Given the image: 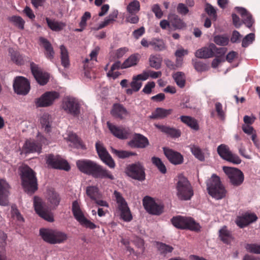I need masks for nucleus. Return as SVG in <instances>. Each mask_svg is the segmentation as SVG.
I'll return each mask as SVG.
<instances>
[{"instance_id":"nucleus-1","label":"nucleus","mask_w":260,"mask_h":260,"mask_svg":"<svg viewBox=\"0 0 260 260\" xmlns=\"http://www.w3.org/2000/svg\"><path fill=\"white\" fill-rule=\"evenodd\" d=\"M76 166L82 173L90 175L94 178L115 179L111 171L96 162L87 159H82L76 161Z\"/></svg>"},{"instance_id":"nucleus-2","label":"nucleus","mask_w":260,"mask_h":260,"mask_svg":"<svg viewBox=\"0 0 260 260\" xmlns=\"http://www.w3.org/2000/svg\"><path fill=\"white\" fill-rule=\"evenodd\" d=\"M19 171L25 191L32 194L38 189L37 179L35 172L26 165L20 167Z\"/></svg>"},{"instance_id":"nucleus-3","label":"nucleus","mask_w":260,"mask_h":260,"mask_svg":"<svg viewBox=\"0 0 260 260\" xmlns=\"http://www.w3.org/2000/svg\"><path fill=\"white\" fill-rule=\"evenodd\" d=\"M207 189L208 193L216 200H220L226 196V190L222 184L220 178L215 174L207 182Z\"/></svg>"},{"instance_id":"nucleus-4","label":"nucleus","mask_w":260,"mask_h":260,"mask_svg":"<svg viewBox=\"0 0 260 260\" xmlns=\"http://www.w3.org/2000/svg\"><path fill=\"white\" fill-rule=\"evenodd\" d=\"M176 188V195L180 200H190L193 196V190L190 183L186 177L182 175L178 176Z\"/></svg>"},{"instance_id":"nucleus-5","label":"nucleus","mask_w":260,"mask_h":260,"mask_svg":"<svg viewBox=\"0 0 260 260\" xmlns=\"http://www.w3.org/2000/svg\"><path fill=\"white\" fill-rule=\"evenodd\" d=\"M114 196L117 205V210L120 218L125 222H129L133 219V216L129 208L121 193L116 190L114 192Z\"/></svg>"},{"instance_id":"nucleus-6","label":"nucleus","mask_w":260,"mask_h":260,"mask_svg":"<svg viewBox=\"0 0 260 260\" xmlns=\"http://www.w3.org/2000/svg\"><path fill=\"white\" fill-rule=\"evenodd\" d=\"M172 224L177 229H188L193 231H199L201 226L191 217L183 216L173 217L171 219Z\"/></svg>"},{"instance_id":"nucleus-7","label":"nucleus","mask_w":260,"mask_h":260,"mask_svg":"<svg viewBox=\"0 0 260 260\" xmlns=\"http://www.w3.org/2000/svg\"><path fill=\"white\" fill-rule=\"evenodd\" d=\"M72 211L75 218L81 225L91 230L96 228V225L94 223L85 217L77 201H74L73 202Z\"/></svg>"},{"instance_id":"nucleus-8","label":"nucleus","mask_w":260,"mask_h":260,"mask_svg":"<svg viewBox=\"0 0 260 260\" xmlns=\"http://www.w3.org/2000/svg\"><path fill=\"white\" fill-rule=\"evenodd\" d=\"M222 170L233 186H239L243 182L244 176L240 170L226 166H223Z\"/></svg>"},{"instance_id":"nucleus-9","label":"nucleus","mask_w":260,"mask_h":260,"mask_svg":"<svg viewBox=\"0 0 260 260\" xmlns=\"http://www.w3.org/2000/svg\"><path fill=\"white\" fill-rule=\"evenodd\" d=\"M62 108L67 113L77 116L80 113V106L77 99L67 96L62 100Z\"/></svg>"},{"instance_id":"nucleus-10","label":"nucleus","mask_w":260,"mask_h":260,"mask_svg":"<svg viewBox=\"0 0 260 260\" xmlns=\"http://www.w3.org/2000/svg\"><path fill=\"white\" fill-rule=\"evenodd\" d=\"M59 97V93L56 91H47L35 101L37 108L47 107L53 104L55 100Z\"/></svg>"},{"instance_id":"nucleus-11","label":"nucleus","mask_w":260,"mask_h":260,"mask_svg":"<svg viewBox=\"0 0 260 260\" xmlns=\"http://www.w3.org/2000/svg\"><path fill=\"white\" fill-rule=\"evenodd\" d=\"M95 149L100 159L111 169L115 167V163L103 143L98 141L95 143Z\"/></svg>"},{"instance_id":"nucleus-12","label":"nucleus","mask_w":260,"mask_h":260,"mask_svg":"<svg viewBox=\"0 0 260 260\" xmlns=\"http://www.w3.org/2000/svg\"><path fill=\"white\" fill-rule=\"evenodd\" d=\"M127 175L132 178L142 181L145 179V169L140 162L129 165L126 169Z\"/></svg>"},{"instance_id":"nucleus-13","label":"nucleus","mask_w":260,"mask_h":260,"mask_svg":"<svg viewBox=\"0 0 260 260\" xmlns=\"http://www.w3.org/2000/svg\"><path fill=\"white\" fill-rule=\"evenodd\" d=\"M46 163L50 167L65 171H69L70 169V166L67 161L63 159L58 155H54L52 154H49L46 155Z\"/></svg>"},{"instance_id":"nucleus-14","label":"nucleus","mask_w":260,"mask_h":260,"mask_svg":"<svg viewBox=\"0 0 260 260\" xmlns=\"http://www.w3.org/2000/svg\"><path fill=\"white\" fill-rule=\"evenodd\" d=\"M217 151L220 157L229 162L236 165L241 162L240 158L237 154L232 153L229 147L225 144L219 145Z\"/></svg>"},{"instance_id":"nucleus-15","label":"nucleus","mask_w":260,"mask_h":260,"mask_svg":"<svg viewBox=\"0 0 260 260\" xmlns=\"http://www.w3.org/2000/svg\"><path fill=\"white\" fill-rule=\"evenodd\" d=\"M34 206L35 211L40 217L48 221H53L54 218L52 214L45 208L44 204L41 198L34 197Z\"/></svg>"},{"instance_id":"nucleus-16","label":"nucleus","mask_w":260,"mask_h":260,"mask_svg":"<svg viewBox=\"0 0 260 260\" xmlns=\"http://www.w3.org/2000/svg\"><path fill=\"white\" fill-rule=\"evenodd\" d=\"M13 88L15 93L19 95H26L30 90L28 80L21 76L16 77L13 83Z\"/></svg>"},{"instance_id":"nucleus-17","label":"nucleus","mask_w":260,"mask_h":260,"mask_svg":"<svg viewBox=\"0 0 260 260\" xmlns=\"http://www.w3.org/2000/svg\"><path fill=\"white\" fill-rule=\"evenodd\" d=\"M143 204L145 210L150 214L160 215L163 211V206L156 204L151 197L146 196L143 200Z\"/></svg>"},{"instance_id":"nucleus-18","label":"nucleus","mask_w":260,"mask_h":260,"mask_svg":"<svg viewBox=\"0 0 260 260\" xmlns=\"http://www.w3.org/2000/svg\"><path fill=\"white\" fill-rule=\"evenodd\" d=\"M30 68L32 75L39 84L44 85L48 82L49 78L48 73L43 72L37 64L33 62L30 64Z\"/></svg>"},{"instance_id":"nucleus-19","label":"nucleus","mask_w":260,"mask_h":260,"mask_svg":"<svg viewBox=\"0 0 260 260\" xmlns=\"http://www.w3.org/2000/svg\"><path fill=\"white\" fill-rule=\"evenodd\" d=\"M107 124L110 132L116 137L120 139H126L129 137L131 132L128 128L117 126L109 122H107Z\"/></svg>"},{"instance_id":"nucleus-20","label":"nucleus","mask_w":260,"mask_h":260,"mask_svg":"<svg viewBox=\"0 0 260 260\" xmlns=\"http://www.w3.org/2000/svg\"><path fill=\"white\" fill-rule=\"evenodd\" d=\"M257 216L254 213L246 212L242 216L238 217L236 223L240 228L247 226L257 220Z\"/></svg>"},{"instance_id":"nucleus-21","label":"nucleus","mask_w":260,"mask_h":260,"mask_svg":"<svg viewBox=\"0 0 260 260\" xmlns=\"http://www.w3.org/2000/svg\"><path fill=\"white\" fill-rule=\"evenodd\" d=\"M163 150L165 156L172 164L177 165L183 163V157L179 152L166 147L163 148Z\"/></svg>"},{"instance_id":"nucleus-22","label":"nucleus","mask_w":260,"mask_h":260,"mask_svg":"<svg viewBox=\"0 0 260 260\" xmlns=\"http://www.w3.org/2000/svg\"><path fill=\"white\" fill-rule=\"evenodd\" d=\"M148 139L140 134H135L132 140L128 142V145L132 148H144L149 145Z\"/></svg>"},{"instance_id":"nucleus-23","label":"nucleus","mask_w":260,"mask_h":260,"mask_svg":"<svg viewBox=\"0 0 260 260\" xmlns=\"http://www.w3.org/2000/svg\"><path fill=\"white\" fill-rule=\"evenodd\" d=\"M216 46L213 43H210L208 46L203 47L196 51L195 56L199 58H209L214 56V50Z\"/></svg>"},{"instance_id":"nucleus-24","label":"nucleus","mask_w":260,"mask_h":260,"mask_svg":"<svg viewBox=\"0 0 260 260\" xmlns=\"http://www.w3.org/2000/svg\"><path fill=\"white\" fill-rule=\"evenodd\" d=\"M9 188L8 183L5 180L0 179V205L6 206L8 205Z\"/></svg>"},{"instance_id":"nucleus-25","label":"nucleus","mask_w":260,"mask_h":260,"mask_svg":"<svg viewBox=\"0 0 260 260\" xmlns=\"http://www.w3.org/2000/svg\"><path fill=\"white\" fill-rule=\"evenodd\" d=\"M235 9L241 15L243 23L247 27L250 28L254 23V19L252 18V15L243 7H237L235 8Z\"/></svg>"},{"instance_id":"nucleus-26","label":"nucleus","mask_w":260,"mask_h":260,"mask_svg":"<svg viewBox=\"0 0 260 260\" xmlns=\"http://www.w3.org/2000/svg\"><path fill=\"white\" fill-rule=\"evenodd\" d=\"M41 128L46 133H50L52 129V120L48 113L43 114L39 119Z\"/></svg>"},{"instance_id":"nucleus-27","label":"nucleus","mask_w":260,"mask_h":260,"mask_svg":"<svg viewBox=\"0 0 260 260\" xmlns=\"http://www.w3.org/2000/svg\"><path fill=\"white\" fill-rule=\"evenodd\" d=\"M111 114L115 118L123 119L128 115V113L122 105L115 104L113 106Z\"/></svg>"},{"instance_id":"nucleus-28","label":"nucleus","mask_w":260,"mask_h":260,"mask_svg":"<svg viewBox=\"0 0 260 260\" xmlns=\"http://www.w3.org/2000/svg\"><path fill=\"white\" fill-rule=\"evenodd\" d=\"M23 149L26 153H40L42 150V146L39 143L34 140H27L23 146Z\"/></svg>"},{"instance_id":"nucleus-29","label":"nucleus","mask_w":260,"mask_h":260,"mask_svg":"<svg viewBox=\"0 0 260 260\" xmlns=\"http://www.w3.org/2000/svg\"><path fill=\"white\" fill-rule=\"evenodd\" d=\"M155 127L161 132L172 138H178L181 136V132L174 127L165 125L156 124Z\"/></svg>"},{"instance_id":"nucleus-30","label":"nucleus","mask_w":260,"mask_h":260,"mask_svg":"<svg viewBox=\"0 0 260 260\" xmlns=\"http://www.w3.org/2000/svg\"><path fill=\"white\" fill-rule=\"evenodd\" d=\"M173 112V109H166L162 108H157L155 111L149 116L150 119H164Z\"/></svg>"},{"instance_id":"nucleus-31","label":"nucleus","mask_w":260,"mask_h":260,"mask_svg":"<svg viewBox=\"0 0 260 260\" xmlns=\"http://www.w3.org/2000/svg\"><path fill=\"white\" fill-rule=\"evenodd\" d=\"M46 21L48 27L54 31H60L66 26V23L57 21L55 19L46 17Z\"/></svg>"},{"instance_id":"nucleus-32","label":"nucleus","mask_w":260,"mask_h":260,"mask_svg":"<svg viewBox=\"0 0 260 260\" xmlns=\"http://www.w3.org/2000/svg\"><path fill=\"white\" fill-rule=\"evenodd\" d=\"M39 41L41 45L44 48L46 51L45 55L50 60H52L54 55V52L51 43L45 38L40 37Z\"/></svg>"},{"instance_id":"nucleus-33","label":"nucleus","mask_w":260,"mask_h":260,"mask_svg":"<svg viewBox=\"0 0 260 260\" xmlns=\"http://www.w3.org/2000/svg\"><path fill=\"white\" fill-rule=\"evenodd\" d=\"M219 237L224 243L227 244L231 243L234 239L232 232L228 230L225 225L222 226L219 230Z\"/></svg>"},{"instance_id":"nucleus-34","label":"nucleus","mask_w":260,"mask_h":260,"mask_svg":"<svg viewBox=\"0 0 260 260\" xmlns=\"http://www.w3.org/2000/svg\"><path fill=\"white\" fill-rule=\"evenodd\" d=\"M155 245L159 253L163 256L171 253L174 250L172 246L161 242H155Z\"/></svg>"},{"instance_id":"nucleus-35","label":"nucleus","mask_w":260,"mask_h":260,"mask_svg":"<svg viewBox=\"0 0 260 260\" xmlns=\"http://www.w3.org/2000/svg\"><path fill=\"white\" fill-rule=\"evenodd\" d=\"M48 201L51 207L55 208L59 205L60 198L59 194L52 189L48 190Z\"/></svg>"},{"instance_id":"nucleus-36","label":"nucleus","mask_w":260,"mask_h":260,"mask_svg":"<svg viewBox=\"0 0 260 260\" xmlns=\"http://www.w3.org/2000/svg\"><path fill=\"white\" fill-rule=\"evenodd\" d=\"M180 119L183 123L187 125L190 128L195 131H198L199 129V124L194 118L189 116L182 115L180 117Z\"/></svg>"},{"instance_id":"nucleus-37","label":"nucleus","mask_w":260,"mask_h":260,"mask_svg":"<svg viewBox=\"0 0 260 260\" xmlns=\"http://www.w3.org/2000/svg\"><path fill=\"white\" fill-rule=\"evenodd\" d=\"M168 18L173 26L176 29H182L186 26L185 23L176 14H170Z\"/></svg>"},{"instance_id":"nucleus-38","label":"nucleus","mask_w":260,"mask_h":260,"mask_svg":"<svg viewBox=\"0 0 260 260\" xmlns=\"http://www.w3.org/2000/svg\"><path fill=\"white\" fill-rule=\"evenodd\" d=\"M40 235L46 242L53 244L54 230L49 229H41Z\"/></svg>"},{"instance_id":"nucleus-39","label":"nucleus","mask_w":260,"mask_h":260,"mask_svg":"<svg viewBox=\"0 0 260 260\" xmlns=\"http://www.w3.org/2000/svg\"><path fill=\"white\" fill-rule=\"evenodd\" d=\"M139 55L133 54L131 55L123 62V68H129L136 66L139 61Z\"/></svg>"},{"instance_id":"nucleus-40","label":"nucleus","mask_w":260,"mask_h":260,"mask_svg":"<svg viewBox=\"0 0 260 260\" xmlns=\"http://www.w3.org/2000/svg\"><path fill=\"white\" fill-rule=\"evenodd\" d=\"M60 50L61 65L65 68H68L70 66V60L68 50L63 45L60 46Z\"/></svg>"},{"instance_id":"nucleus-41","label":"nucleus","mask_w":260,"mask_h":260,"mask_svg":"<svg viewBox=\"0 0 260 260\" xmlns=\"http://www.w3.org/2000/svg\"><path fill=\"white\" fill-rule=\"evenodd\" d=\"M149 44H150V46L153 47V49L156 51H161L166 48L165 43L161 39L153 38L150 41Z\"/></svg>"},{"instance_id":"nucleus-42","label":"nucleus","mask_w":260,"mask_h":260,"mask_svg":"<svg viewBox=\"0 0 260 260\" xmlns=\"http://www.w3.org/2000/svg\"><path fill=\"white\" fill-rule=\"evenodd\" d=\"M9 53L10 55L11 60L17 64H22L23 63L22 56L19 52L15 51L13 48L9 49Z\"/></svg>"},{"instance_id":"nucleus-43","label":"nucleus","mask_w":260,"mask_h":260,"mask_svg":"<svg viewBox=\"0 0 260 260\" xmlns=\"http://www.w3.org/2000/svg\"><path fill=\"white\" fill-rule=\"evenodd\" d=\"M149 64L151 67L158 70L160 68L161 58L158 55H151L149 59Z\"/></svg>"},{"instance_id":"nucleus-44","label":"nucleus","mask_w":260,"mask_h":260,"mask_svg":"<svg viewBox=\"0 0 260 260\" xmlns=\"http://www.w3.org/2000/svg\"><path fill=\"white\" fill-rule=\"evenodd\" d=\"M189 148L192 154L196 158L201 161H204L205 160L204 154L198 146L192 145H190Z\"/></svg>"},{"instance_id":"nucleus-45","label":"nucleus","mask_w":260,"mask_h":260,"mask_svg":"<svg viewBox=\"0 0 260 260\" xmlns=\"http://www.w3.org/2000/svg\"><path fill=\"white\" fill-rule=\"evenodd\" d=\"M173 77L178 86L180 88H182L184 86L185 77V74L183 72H177L173 74Z\"/></svg>"},{"instance_id":"nucleus-46","label":"nucleus","mask_w":260,"mask_h":260,"mask_svg":"<svg viewBox=\"0 0 260 260\" xmlns=\"http://www.w3.org/2000/svg\"><path fill=\"white\" fill-rule=\"evenodd\" d=\"M151 161L152 164L155 165L158 170L159 171V172L165 174L167 172V169L165 165V164L163 163V162L161 161L160 158L157 157L153 156L151 158Z\"/></svg>"},{"instance_id":"nucleus-47","label":"nucleus","mask_w":260,"mask_h":260,"mask_svg":"<svg viewBox=\"0 0 260 260\" xmlns=\"http://www.w3.org/2000/svg\"><path fill=\"white\" fill-rule=\"evenodd\" d=\"M67 235L63 232L54 230L53 244L61 243L67 240Z\"/></svg>"},{"instance_id":"nucleus-48","label":"nucleus","mask_w":260,"mask_h":260,"mask_svg":"<svg viewBox=\"0 0 260 260\" xmlns=\"http://www.w3.org/2000/svg\"><path fill=\"white\" fill-rule=\"evenodd\" d=\"M86 192L87 195L92 200L94 201L99 196V188L95 186H89L87 187Z\"/></svg>"},{"instance_id":"nucleus-49","label":"nucleus","mask_w":260,"mask_h":260,"mask_svg":"<svg viewBox=\"0 0 260 260\" xmlns=\"http://www.w3.org/2000/svg\"><path fill=\"white\" fill-rule=\"evenodd\" d=\"M8 20L19 29H23L24 28L25 21L20 16H13L9 17Z\"/></svg>"},{"instance_id":"nucleus-50","label":"nucleus","mask_w":260,"mask_h":260,"mask_svg":"<svg viewBox=\"0 0 260 260\" xmlns=\"http://www.w3.org/2000/svg\"><path fill=\"white\" fill-rule=\"evenodd\" d=\"M69 140L73 143L75 147L80 148L82 149H85V146L83 144L81 140L75 134H70L69 135Z\"/></svg>"},{"instance_id":"nucleus-51","label":"nucleus","mask_w":260,"mask_h":260,"mask_svg":"<svg viewBox=\"0 0 260 260\" xmlns=\"http://www.w3.org/2000/svg\"><path fill=\"white\" fill-rule=\"evenodd\" d=\"M140 5L139 1L137 0L131 2L127 6L126 10L128 13L137 14L140 10Z\"/></svg>"},{"instance_id":"nucleus-52","label":"nucleus","mask_w":260,"mask_h":260,"mask_svg":"<svg viewBox=\"0 0 260 260\" xmlns=\"http://www.w3.org/2000/svg\"><path fill=\"white\" fill-rule=\"evenodd\" d=\"M214 42L219 46H226L229 42V38L223 35H217L214 37Z\"/></svg>"},{"instance_id":"nucleus-53","label":"nucleus","mask_w":260,"mask_h":260,"mask_svg":"<svg viewBox=\"0 0 260 260\" xmlns=\"http://www.w3.org/2000/svg\"><path fill=\"white\" fill-rule=\"evenodd\" d=\"M205 11L207 14L215 20L217 18V13L216 9L211 4L207 3L205 5Z\"/></svg>"},{"instance_id":"nucleus-54","label":"nucleus","mask_w":260,"mask_h":260,"mask_svg":"<svg viewBox=\"0 0 260 260\" xmlns=\"http://www.w3.org/2000/svg\"><path fill=\"white\" fill-rule=\"evenodd\" d=\"M246 250L250 253L260 254V244H246L245 246Z\"/></svg>"},{"instance_id":"nucleus-55","label":"nucleus","mask_w":260,"mask_h":260,"mask_svg":"<svg viewBox=\"0 0 260 260\" xmlns=\"http://www.w3.org/2000/svg\"><path fill=\"white\" fill-rule=\"evenodd\" d=\"M112 152L120 158H127L130 156L135 155L136 154L135 153L127 151L117 150L115 149H112Z\"/></svg>"},{"instance_id":"nucleus-56","label":"nucleus","mask_w":260,"mask_h":260,"mask_svg":"<svg viewBox=\"0 0 260 260\" xmlns=\"http://www.w3.org/2000/svg\"><path fill=\"white\" fill-rule=\"evenodd\" d=\"M255 35L253 33H250L247 35L242 40V46L243 47H247L254 41Z\"/></svg>"},{"instance_id":"nucleus-57","label":"nucleus","mask_w":260,"mask_h":260,"mask_svg":"<svg viewBox=\"0 0 260 260\" xmlns=\"http://www.w3.org/2000/svg\"><path fill=\"white\" fill-rule=\"evenodd\" d=\"M192 62L194 69L198 72H203L206 70V65L203 62L193 59H192Z\"/></svg>"},{"instance_id":"nucleus-58","label":"nucleus","mask_w":260,"mask_h":260,"mask_svg":"<svg viewBox=\"0 0 260 260\" xmlns=\"http://www.w3.org/2000/svg\"><path fill=\"white\" fill-rule=\"evenodd\" d=\"M151 10L157 18L160 19L162 17L164 13L158 4H156L152 6Z\"/></svg>"},{"instance_id":"nucleus-59","label":"nucleus","mask_w":260,"mask_h":260,"mask_svg":"<svg viewBox=\"0 0 260 260\" xmlns=\"http://www.w3.org/2000/svg\"><path fill=\"white\" fill-rule=\"evenodd\" d=\"M128 50V48L126 47L119 48L115 51L114 57L117 59H120L122 58Z\"/></svg>"},{"instance_id":"nucleus-60","label":"nucleus","mask_w":260,"mask_h":260,"mask_svg":"<svg viewBox=\"0 0 260 260\" xmlns=\"http://www.w3.org/2000/svg\"><path fill=\"white\" fill-rule=\"evenodd\" d=\"M11 214L12 217L17 221L20 222L24 221L23 217L22 216L18 210L14 206H12Z\"/></svg>"},{"instance_id":"nucleus-61","label":"nucleus","mask_w":260,"mask_h":260,"mask_svg":"<svg viewBox=\"0 0 260 260\" xmlns=\"http://www.w3.org/2000/svg\"><path fill=\"white\" fill-rule=\"evenodd\" d=\"M131 87L133 88V90L135 92L138 91L142 87V83L141 81L138 80L134 76L132 79V81L130 83Z\"/></svg>"},{"instance_id":"nucleus-62","label":"nucleus","mask_w":260,"mask_h":260,"mask_svg":"<svg viewBox=\"0 0 260 260\" xmlns=\"http://www.w3.org/2000/svg\"><path fill=\"white\" fill-rule=\"evenodd\" d=\"M215 110L218 116L222 120L225 118V113L222 109V105L219 102H216L215 104Z\"/></svg>"},{"instance_id":"nucleus-63","label":"nucleus","mask_w":260,"mask_h":260,"mask_svg":"<svg viewBox=\"0 0 260 260\" xmlns=\"http://www.w3.org/2000/svg\"><path fill=\"white\" fill-rule=\"evenodd\" d=\"M139 18L136 13H128L125 21L132 24H136L139 22Z\"/></svg>"},{"instance_id":"nucleus-64","label":"nucleus","mask_w":260,"mask_h":260,"mask_svg":"<svg viewBox=\"0 0 260 260\" xmlns=\"http://www.w3.org/2000/svg\"><path fill=\"white\" fill-rule=\"evenodd\" d=\"M177 11L178 13L182 15H186L189 12V10L187 6L183 3H179L177 7Z\"/></svg>"}]
</instances>
